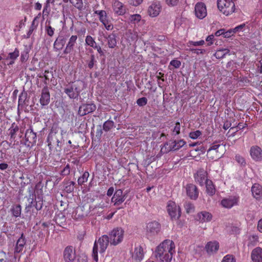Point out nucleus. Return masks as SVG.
I'll return each mask as SVG.
<instances>
[{
  "label": "nucleus",
  "instance_id": "obj_54",
  "mask_svg": "<svg viewBox=\"0 0 262 262\" xmlns=\"http://www.w3.org/2000/svg\"><path fill=\"white\" fill-rule=\"evenodd\" d=\"M70 165L69 164H67L61 171L60 174L63 176H65L68 175L70 173Z\"/></svg>",
  "mask_w": 262,
  "mask_h": 262
},
{
  "label": "nucleus",
  "instance_id": "obj_21",
  "mask_svg": "<svg viewBox=\"0 0 262 262\" xmlns=\"http://www.w3.org/2000/svg\"><path fill=\"white\" fill-rule=\"evenodd\" d=\"M144 257L143 248L138 246L134 248L132 252V258L135 262H141Z\"/></svg>",
  "mask_w": 262,
  "mask_h": 262
},
{
  "label": "nucleus",
  "instance_id": "obj_41",
  "mask_svg": "<svg viewBox=\"0 0 262 262\" xmlns=\"http://www.w3.org/2000/svg\"><path fill=\"white\" fill-rule=\"evenodd\" d=\"M19 128L17 125L14 126L12 124L11 128L9 129V135H10L11 138H15V136L18 131Z\"/></svg>",
  "mask_w": 262,
  "mask_h": 262
},
{
  "label": "nucleus",
  "instance_id": "obj_59",
  "mask_svg": "<svg viewBox=\"0 0 262 262\" xmlns=\"http://www.w3.org/2000/svg\"><path fill=\"white\" fill-rule=\"evenodd\" d=\"M48 74H49V71H45V73L43 74L42 75H40L39 76V77H45V83L46 84H47V81H49V77Z\"/></svg>",
  "mask_w": 262,
  "mask_h": 262
},
{
  "label": "nucleus",
  "instance_id": "obj_47",
  "mask_svg": "<svg viewBox=\"0 0 262 262\" xmlns=\"http://www.w3.org/2000/svg\"><path fill=\"white\" fill-rule=\"evenodd\" d=\"M202 135V132L199 130L191 132L189 133V137L192 139H196Z\"/></svg>",
  "mask_w": 262,
  "mask_h": 262
},
{
  "label": "nucleus",
  "instance_id": "obj_7",
  "mask_svg": "<svg viewBox=\"0 0 262 262\" xmlns=\"http://www.w3.org/2000/svg\"><path fill=\"white\" fill-rule=\"evenodd\" d=\"M161 9V3L158 1L155 0L149 4L147 12L150 17H155L159 15Z\"/></svg>",
  "mask_w": 262,
  "mask_h": 262
},
{
  "label": "nucleus",
  "instance_id": "obj_35",
  "mask_svg": "<svg viewBox=\"0 0 262 262\" xmlns=\"http://www.w3.org/2000/svg\"><path fill=\"white\" fill-rule=\"evenodd\" d=\"M128 20L130 23L136 24L141 20V16L138 14L130 15L128 17Z\"/></svg>",
  "mask_w": 262,
  "mask_h": 262
},
{
  "label": "nucleus",
  "instance_id": "obj_51",
  "mask_svg": "<svg viewBox=\"0 0 262 262\" xmlns=\"http://www.w3.org/2000/svg\"><path fill=\"white\" fill-rule=\"evenodd\" d=\"M147 103V99L145 97H142L138 99L137 103L139 106H143L145 105Z\"/></svg>",
  "mask_w": 262,
  "mask_h": 262
},
{
  "label": "nucleus",
  "instance_id": "obj_32",
  "mask_svg": "<svg viewBox=\"0 0 262 262\" xmlns=\"http://www.w3.org/2000/svg\"><path fill=\"white\" fill-rule=\"evenodd\" d=\"M205 184L207 194L210 196L213 195L215 192V188L211 180H208Z\"/></svg>",
  "mask_w": 262,
  "mask_h": 262
},
{
  "label": "nucleus",
  "instance_id": "obj_46",
  "mask_svg": "<svg viewBox=\"0 0 262 262\" xmlns=\"http://www.w3.org/2000/svg\"><path fill=\"white\" fill-rule=\"evenodd\" d=\"M187 50L193 53L199 54H203L205 53L206 50L205 49H195L193 48H190L189 49H187Z\"/></svg>",
  "mask_w": 262,
  "mask_h": 262
},
{
  "label": "nucleus",
  "instance_id": "obj_49",
  "mask_svg": "<svg viewBox=\"0 0 262 262\" xmlns=\"http://www.w3.org/2000/svg\"><path fill=\"white\" fill-rule=\"evenodd\" d=\"M71 3L78 9H81L82 7V0H71Z\"/></svg>",
  "mask_w": 262,
  "mask_h": 262
},
{
  "label": "nucleus",
  "instance_id": "obj_2",
  "mask_svg": "<svg viewBox=\"0 0 262 262\" xmlns=\"http://www.w3.org/2000/svg\"><path fill=\"white\" fill-rule=\"evenodd\" d=\"M84 87V83L82 81H77L68 84L64 89V92L71 99L78 98L80 92Z\"/></svg>",
  "mask_w": 262,
  "mask_h": 262
},
{
  "label": "nucleus",
  "instance_id": "obj_61",
  "mask_svg": "<svg viewBox=\"0 0 262 262\" xmlns=\"http://www.w3.org/2000/svg\"><path fill=\"white\" fill-rule=\"evenodd\" d=\"M179 0H166V3L169 6H175L177 4Z\"/></svg>",
  "mask_w": 262,
  "mask_h": 262
},
{
  "label": "nucleus",
  "instance_id": "obj_57",
  "mask_svg": "<svg viewBox=\"0 0 262 262\" xmlns=\"http://www.w3.org/2000/svg\"><path fill=\"white\" fill-rule=\"evenodd\" d=\"M181 125L179 122H177L175 124L173 132L175 133L176 135H179L180 133Z\"/></svg>",
  "mask_w": 262,
  "mask_h": 262
},
{
  "label": "nucleus",
  "instance_id": "obj_58",
  "mask_svg": "<svg viewBox=\"0 0 262 262\" xmlns=\"http://www.w3.org/2000/svg\"><path fill=\"white\" fill-rule=\"evenodd\" d=\"M245 26V24H241L234 28L233 29H232V30H234V33L238 31H242Z\"/></svg>",
  "mask_w": 262,
  "mask_h": 262
},
{
  "label": "nucleus",
  "instance_id": "obj_40",
  "mask_svg": "<svg viewBox=\"0 0 262 262\" xmlns=\"http://www.w3.org/2000/svg\"><path fill=\"white\" fill-rule=\"evenodd\" d=\"M114 124L113 121L107 120L103 124V128L106 132L108 131L113 127Z\"/></svg>",
  "mask_w": 262,
  "mask_h": 262
},
{
  "label": "nucleus",
  "instance_id": "obj_52",
  "mask_svg": "<svg viewBox=\"0 0 262 262\" xmlns=\"http://www.w3.org/2000/svg\"><path fill=\"white\" fill-rule=\"evenodd\" d=\"M235 160L242 166H245L246 164L245 159L240 155H236Z\"/></svg>",
  "mask_w": 262,
  "mask_h": 262
},
{
  "label": "nucleus",
  "instance_id": "obj_8",
  "mask_svg": "<svg viewBox=\"0 0 262 262\" xmlns=\"http://www.w3.org/2000/svg\"><path fill=\"white\" fill-rule=\"evenodd\" d=\"M167 208V211L172 219H178L181 216L180 207L177 206L174 202H169Z\"/></svg>",
  "mask_w": 262,
  "mask_h": 262
},
{
  "label": "nucleus",
  "instance_id": "obj_19",
  "mask_svg": "<svg viewBox=\"0 0 262 262\" xmlns=\"http://www.w3.org/2000/svg\"><path fill=\"white\" fill-rule=\"evenodd\" d=\"M250 154L251 158L255 161L262 160V150L257 146H253L250 150Z\"/></svg>",
  "mask_w": 262,
  "mask_h": 262
},
{
  "label": "nucleus",
  "instance_id": "obj_17",
  "mask_svg": "<svg viewBox=\"0 0 262 262\" xmlns=\"http://www.w3.org/2000/svg\"><path fill=\"white\" fill-rule=\"evenodd\" d=\"M195 182L198 183L201 186H203L204 183L208 181L207 179V172L203 169H200L194 174V176Z\"/></svg>",
  "mask_w": 262,
  "mask_h": 262
},
{
  "label": "nucleus",
  "instance_id": "obj_5",
  "mask_svg": "<svg viewBox=\"0 0 262 262\" xmlns=\"http://www.w3.org/2000/svg\"><path fill=\"white\" fill-rule=\"evenodd\" d=\"M161 225L156 222L153 221L147 224L146 234L148 238L152 239L157 235L160 231Z\"/></svg>",
  "mask_w": 262,
  "mask_h": 262
},
{
  "label": "nucleus",
  "instance_id": "obj_1",
  "mask_svg": "<svg viewBox=\"0 0 262 262\" xmlns=\"http://www.w3.org/2000/svg\"><path fill=\"white\" fill-rule=\"evenodd\" d=\"M174 252L175 245L173 242L166 239L157 247L155 256L160 262H171Z\"/></svg>",
  "mask_w": 262,
  "mask_h": 262
},
{
  "label": "nucleus",
  "instance_id": "obj_13",
  "mask_svg": "<svg viewBox=\"0 0 262 262\" xmlns=\"http://www.w3.org/2000/svg\"><path fill=\"white\" fill-rule=\"evenodd\" d=\"M126 195L123 194L121 189L117 190L114 194L111 201L115 206L121 205L125 200Z\"/></svg>",
  "mask_w": 262,
  "mask_h": 262
},
{
  "label": "nucleus",
  "instance_id": "obj_37",
  "mask_svg": "<svg viewBox=\"0 0 262 262\" xmlns=\"http://www.w3.org/2000/svg\"><path fill=\"white\" fill-rule=\"evenodd\" d=\"M75 183L73 181H68L66 183L64 190L68 193H71L74 191Z\"/></svg>",
  "mask_w": 262,
  "mask_h": 262
},
{
  "label": "nucleus",
  "instance_id": "obj_6",
  "mask_svg": "<svg viewBox=\"0 0 262 262\" xmlns=\"http://www.w3.org/2000/svg\"><path fill=\"white\" fill-rule=\"evenodd\" d=\"M186 144V142L183 140H180L178 141L174 140L171 142L168 146V143H166L161 148V151L164 153L168 152L171 150H177L183 147Z\"/></svg>",
  "mask_w": 262,
  "mask_h": 262
},
{
  "label": "nucleus",
  "instance_id": "obj_23",
  "mask_svg": "<svg viewBox=\"0 0 262 262\" xmlns=\"http://www.w3.org/2000/svg\"><path fill=\"white\" fill-rule=\"evenodd\" d=\"M63 257L66 262H72L75 259V252L72 247L66 248L63 253Z\"/></svg>",
  "mask_w": 262,
  "mask_h": 262
},
{
  "label": "nucleus",
  "instance_id": "obj_29",
  "mask_svg": "<svg viewBox=\"0 0 262 262\" xmlns=\"http://www.w3.org/2000/svg\"><path fill=\"white\" fill-rule=\"evenodd\" d=\"M251 191L253 196L256 199H259L262 196V188L258 184H254L252 186Z\"/></svg>",
  "mask_w": 262,
  "mask_h": 262
},
{
  "label": "nucleus",
  "instance_id": "obj_60",
  "mask_svg": "<svg viewBox=\"0 0 262 262\" xmlns=\"http://www.w3.org/2000/svg\"><path fill=\"white\" fill-rule=\"evenodd\" d=\"M234 34V30L232 29L229 30L228 31L225 32L224 33V37L225 38H228L231 36H232Z\"/></svg>",
  "mask_w": 262,
  "mask_h": 262
},
{
  "label": "nucleus",
  "instance_id": "obj_25",
  "mask_svg": "<svg viewBox=\"0 0 262 262\" xmlns=\"http://www.w3.org/2000/svg\"><path fill=\"white\" fill-rule=\"evenodd\" d=\"M205 248L208 254H213L219 250V244L217 242H209L206 245Z\"/></svg>",
  "mask_w": 262,
  "mask_h": 262
},
{
  "label": "nucleus",
  "instance_id": "obj_50",
  "mask_svg": "<svg viewBox=\"0 0 262 262\" xmlns=\"http://www.w3.org/2000/svg\"><path fill=\"white\" fill-rule=\"evenodd\" d=\"M29 57V52L27 50H24L21 52L20 55V60L21 62H25Z\"/></svg>",
  "mask_w": 262,
  "mask_h": 262
},
{
  "label": "nucleus",
  "instance_id": "obj_10",
  "mask_svg": "<svg viewBox=\"0 0 262 262\" xmlns=\"http://www.w3.org/2000/svg\"><path fill=\"white\" fill-rule=\"evenodd\" d=\"M19 55V51L17 48H15L14 51L9 53L7 56L5 55L4 61H2L4 66L6 67L13 65Z\"/></svg>",
  "mask_w": 262,
  "mask_h": 262
},
{
  "label": "nucleus",
  "instance_id": "obj_15",
  "mask_svg": "<svg viewBox=\"0 0 262 262\" xmlns=\"http://www.w3.org/2000/svg\"><path fill=\"white\" fill-rule=\"evenodd\" d=\"M194 12L195 16L199 19L205 17L207 14L205 5L203 3H198L195 6Z\"/></svg>",
  "mask_w": 262,
  "mask_h": 262
},
{
  "label": "nucleus",
  "instance_id": "obj_62",
  "mask_svg": "<svg viewBox=\"0 0 262 262\" xmlns=\"http://www.w3.org/2000/svg\"><path fill=\"white\" fill-rule=\"evenodd\" d=\"M95 57L94 55L91 56V60L88 64V67L90 69H92L94 65Z\"/></svg>",
  "mask_w": 262,
  "mask_h": 262
},
{
  "label": "nucleus",
  "instance_id": "obj_43",
  "mask_svg": "<svg viewBox=\"0 0 262 262\" xmlns=\"http://www.w3.org/2000/svg\"><path fill=\"white\" fill-rule=\"evenodd\" d=\"M205 44V41L203 40H201L200 41H189L187 43V46L188 47H191V46H203Z\"/></svg>",
  "mask_w": 262,
  "mask_h": 262
},
{
  "label": "nucleus",
  "instance_id": "obj_20",
  "mask_svg": "<svg viewBox=\"0 0 262 262\" xmlns=\"http://www.w3.org/2000/svg\"><path fill=\"white\" fill-rule=\"evenodd\" d=\"M186 191L187 195L192 200H196L198 198L199 191L196 186L190 184L186 185Z\"/></svg>",
  "mask_w": 262,
  "mask_h": 262
},
{
  "label": "nucleus",
  "instance_id": "obj_33",
  "mask_svg": "<svg viewBox=\"0 0 262 262\" xmlns=\"http://www.w3.org/2000/svg\"><path fill=\"white\" fill-rule=\"evenodd\" d=\"M107 44L110 48H114L116 46V36L114 34H111L106 38Z\"/></svg>",
  "mask_w": 262,
  "mask_h": 262
},
{
  "label": "nucleus",
  "instance_id": "obj_4",
  "mask_svg": "<svg viewBox=\"0 0 262 262\" xmlns=\"http://www.w3.org/2000/svg\"><path fill=\"white\" fill-rule=\"evenodd\" d=\"M124 230L121 228L114 229L109 234V239L111 245L116 246L120 243L124 237Z\"/></svg>",
  "mask_w": 262,
  "mask_h": 262
},
{
  "label": "nucleus",
  "instance_id": "obj_24",
  "mask_svg": "<svg viewBox=\"0 0 262 262\" xmlns=\"http://www.w3.org/2000/svg\"><path fill=\"white\" fill-rule=\"evenodd\" d=\"M26 240L23 234H21L20 237L17 239L14 249L15 253H19L23 251L25 246L26 245Z\"/></svg>",
  "mask_w": 262,
  "mask_h": 262
},
{
  "label": "nucleus",
  "instance_id": "obj_38",
  "mask_svg": "<svg viewBox=\"0 0 262 262\" xmlns=\"http://www.w3.org/2000/svg\"><path fill=\"white\" fill-rule=\"evenodd\" d=\"M85 43L92 48L96 46V42L95 41L94 39L90 35H88L85 38Z\"/></svg>",
  "mask_w": 262,
  "mask_h": 262
},
{
  "label": "nucleus",
  "instance_id": "obj_31",
  "mask_svg": "<svg viewBox=\"0 0 262 262\" xmlns=\"http://www.w3.org/2000/svg\"><path fill=\"white\" fill-rule=\"evenodd\" d=\"M230 50L227 48H220L217 50L214 56L217 59H221L224 58L226 55L229 54Z\"/></svg>",
  "mask_w": 262,
  "mask_h": 262
},
{
  "label": "nucleus",
  "instance_id": "obj_55",
  "mask_svg": "<svg viewBox=\"0 0 262 262\" xmlns=\"http://www.w3.org/2000/svg\"><path fill=\"white\" fill-rule=\"evenodd\" d=\"M143 1V0H129L128 3L129 5L137 7L142 4Z\"/></svg>",
  "mask_w": 262,
  "mask_h": 262
},
{
  "label": "nucleus",
  "instance_id": "obj_26",
  "mask_svg": "<svg viewBox=\"0 0 262 262\" xmlns=\"http://www.w3.org/2000/svg\"><path fill=\"white\" fill-rule=\"evenodd\" d=\"M26 141L32 145L36 142V134L32 128L28 129L25 134Z\"/></svg>",
  "mask_w": 262,
  "mask_h": 262
},
{
  "label": "nucleus",
  "instance_id": "obj_64",
  "mask_svg": "<svg viewBox=\"0 0 262 262\" xmlns=\"http://www.w3.org/2000/svg\"><path fill=\"white\" fill-rule=\"evenodd\" d=\"M257 230L262 233V219H260L257 223Z\"/></svg>",
  "mask_w": 262,
  "mask_h": 262
},
{
  "label": "nucleus",
  "instance_id": "obj_14",
  "mask_svg": "<svg viewBox=\"0 0 262 262\" xmlns=\"http://www.w3.org/2000/svg\"><path fill=\"white\" fill-rule=\"evenodd\" d=\"M112 8L114 13L117 15H123L126 12V9L124 4L117 0L113 2Z\"/></svg>",
  "mask_w": 262,
  "mask_h": 262
},
{
  "label": "nucleus",
  "instance_id": "obj_44",
  "mask_svg": "<svg viewBox=\"0 0 262 262\" xmlns=\"http://www.w3.org/2000/svg\"><path fill=\"white\" fill-rule=\"evenodd\" d=\"M184 207L187 213H189L194 211V207L192 204L188 202L184 205Z\"/></svg>",
  "mask_w": 262,
  "mask_h": 262
},
{
  "label": "nucleus",
  "instance_id": "obj_12",
  "mask_svg": "<svg viewBox=\"0 0 262 262\" xmlns=\"http://www.w3.org/2000/svg\"><path fill=\"white\" fill-rule=\"evenodd\" d=\"M239 201L238 197L236 196H229L227 198L223 199L221 201L222 206L225 208L230 209L234 206L237 205Z\"/></svg>",
  "mask_w": 262,
  "mask_h": 262
},
{
  "label": "nucleus",
  "instance_id": "obj_30",
  "mask_svg": "<svg viewBox=\"0 0 262 262\" xmlns=\"http://www.w3.org/2000/svg\"><path fill=\"white\" fill-rule=\"evenodd\" d=\"M198 217L201 222H207L211 220L212 216L211 214L207 211H202L198 214Z\"/></svg>",
  "mask_w": 262,
  "mask_h": 262
},
{
  "label": "nucleus",
  "instance_id": "obj_22",
  "mask_svg": "<svg viewBox=\"0 0 262 262\" xmlns=\"http://www.w3.org/2000/svg\"><path fill=\"white\" fill-rule=\"evenodd\" d=\"M77 38V36L76 35H72L70 37L66 48L64 50V54H67L70 53L74 50V47L76 44Z\"/></svg>",
  "mask_w": 262,
  "mask_h": 262
},
{
  "label": "nucleus",
  "instance_id": "obj_56",
  "mask_svg": "<svg viewBox=\"0 0 262 262\" xmlns=\"http://www.w3.org/2000/svg\"><path fill=\"white\" fill-rule=\"evenodd\" d=\"M170 64L171 66H172L175 68H179L181 64V62L179 60L174 59V60H172L170 61Z\"/></svg>",
  "mask_w": 262,
  "mask_h": 262
},
{
  "label": "nucleus",
  "instance_id": "obj_48",
  "mask_svg": "<svg viewBox=\"0 0 262 262\" xmlns=\"http://www.w3.org/2000/svg\"><path fill=\"white\" fill-rule=\"evenodd\" d=\"M45 30L49 36L52 37L54 35L55 29L51 26L46 25L45 27Z\"/></svg>",
  "mask_w": 262,
  "mask_h": 262
},
{
  "label": "nucleus",
  "instance_id": "obj_16",
  "mask_svg": "<svg viewBox=\"0 0 262 262\" xmlns=\"http://www.w3.org/2000/svg\"><path fill=\"white\" fill-rule=\"evenodd\" d=\"M96 108L94 103L83 104L80 106L78 110V114L83 116L89 113L93 112Z\"/></svg>",
  "mask_w": 262,
  "mask_h": 262
},
{
  "label": "nucleus",
  "instance_id": "obj_45",
  "mask_svg": "<svg viewBox=\"0 0 262 262\" xmlns=\"http://www.w3.org/2000/svg\"><path fill=\"white\" fill-rule=\"evenodd\" d=\"M221 262H236V260L232 255L228 254L223 257Z\"/></svg>",
  "mask_w": 262,
  "mask_h": 262
},
{
  "label": "nucleus",
  "instance_id": "obj_42",
  "mask_svg": "<svg viewBox=\"0 0 262 262\" xmlns=\"http://www.w3.org/2000/svg\"><path fill=\"white\" fill-rule=\"evenodd\" d=\"M248 246H253L258 242V236L256 234H253L249 236Z\"/></svg>",
  "mask_w": 262,
  "mask_h": 262
},
{
  "label": "nucleus",
  "instance_id": "obj_3",
  "mask_svg": "<svg viewBox=\"0 0 262 262\" xmlns=\"http://www.w3.org/2000/svg\"><path fill=\"white\" fill-rule=\"evenodd\" d=\"M110 242L109 237L106 235L101 236L97 241H96L93 249L92 256L96 262L98 260V250L99 248V252L103 253L105 251Z\"/></svg>",
  "mask_w": 262,
  "mask_h": 262
},
{
  "label": "nucleus",
  "instance_id": "obj_28",
  "mask_svg": "<svg viewBox=\"0 0 262 262\" xmlns=\"http://www.w3.org/2000/svg\"><path fill=\"white\" fill-rule=\"evenodd\" d=\"M67 38L63 36H59L53 45V48L56 51H59L62 49L66 42Z\"/></svg>",
  "mask_w": 262,
  "mask_h": 262
},
{
  "label": "nucleus",
  "instance_id": "obj_36",
  "mask_svg": "<svg viewBox=\"0 0 262 262\" xmlns=\"http://www.w3.org/2000/svg\"><path fill=\"white\" fill-rule=\"evenodd\" d=\"M89 177V173L88 171H85L81 177H79L78 179V183L79 185H83L85 182H87Z\"/></svg>",
  "mask_w": 262,
  "mask_h": 262
},
{
  "label": "nucleus",
  "instance_id": "obj_9",
  "mask_svg": "<svg viewBox=\"0 0 262 262\" xmlns=\"http://www.w3.org/2000/svg\"><path fill=\"white\" fill-rule=\"evenodd\" d=\"M61 135L58 134L56 132L52 130L48 135L47 142L50 149L53 148L54 146L60 147V143L59 137Z\"/></svg>",
  "mask_w": 262,
  "mask_h": 262
},
{
  "label": "nucleus",
  "instance_id": "obj_18",
  "mask_svg": "<svg viewBox=\"0 0 262 262\" xmlns=\"http://www.w3.org/2000/svg\"><path fill=\"white\" fill-rule=\"evenodd\" d=\"M39 101L41 105L42 106H46L50 103V94L49 89L47 85H46L41 90Z\"/></svg>",
  "mask_w": 262,
  "mask_h": 262
},
{
  "label": "nucleus",
  "instance_id": "obj_53",
  "mask_svg": "<svg viewBox=\"0 0 262 262\" xmlns=\"http://www.w3.org/2000/svg\"><path fill=\"white\" fill-rule=\"evenodd\" d=\"M220 146V144H215V145H213L211 146L209 148V149L207 150V156L208 157H209L210 154H211V151H213V150H214V151H215V152H217V149H218V148H219Z\"/></svg>",
  "mask_w": 262,
  "mask_h": 262
},
{
  "label": "nucleus",
  "instance_id": "obj_27",
  "mask_svg": "<svg viewBox=\"0 0 262 262\" xmlns=\"http://www.w3.org/2000/svg\"><path fill=\"white\" fill-rule=\"evenodd\" d=\"M251 258L253 262H262V249L257 247L251 253Z\"/></svg>",
  "mask_w": 262,
  "mask_h": 262
},
{
  "label": "nucleus",
  "instance_id": "obj_34",
  "mask_svg": "<svg viewBox=\"0 0 262 262\" xmlns=\"http://www.w3.org/2000/svg\"><path fill=\"white\" fill-rule=\"evenodd\" d=\"M21 210V206L19 205L12 206L11 208V211L13 215L16 217L20 216Z\"/></svg>",
  "mask_w": 262,
  "mask_h": 262
},
{
  "label": "nucleus",
  "instance_id": "obj_39",
  "mask_svg": "<svg viewBox=\"0 0 262 262\" xmlns=\"http://www.w3.org/2000/svg\"><path fill=\"white\" fill-rule=\"evenodd\" d=\"M55 2V0H47L46 3L45 4L43 10V14H48L50 12V4H54Z\"/></svg>",
  "mask_w": 262,
  "mask_h": 262
},
{
  "label": "nucleus",
  "instance_id": "obj_63",
  "mask_svg": "<svg viewBox=\"0 0 262 262\" xmlns=\"http://www.w3.org/2000/svg\"><path fill=\"white\" fill-rule=\"evenodd\" d=\"M93 48L96 49L97 52L101 56L104 55V52L103 51V50L101 49V47L99 46H97L96 45V46H95L94 47H93Z\"/></svg>",
  "mask_w": 262,
  "mask_h": 262
},
{
  "label": "nucleus",
  "instance_id": "obj_11",
  "mask_svg": "<svg viewBox=\"0 0 262 262\" xmlns=\"http://www.w3.org/2000/svg\"><path fill=\"white\" fill-rule=\"evenodd\" d=\"M94 13L99 15L100 21L103 24L106 30H111L113 29V26L108 20V17L105 11L96 10L95 11Z\"/></svg>",
  "mask_w": 262,
  "mask_h": 262
}]
</instances>
